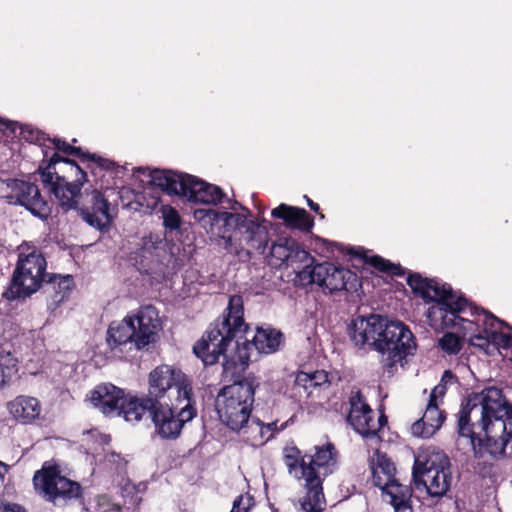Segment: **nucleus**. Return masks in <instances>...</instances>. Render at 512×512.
I'll list each match as a JSON object with an SVG mask.
<instances>
[{"instance_id": "1", "label": "nucleus", "mask_w": 512, "mask_h": 512, "mask_svg": "<svg viewBox=\"0 0 512 512\" xmlns=\"http://www.w3.org/2000/svg\"><path fill=\"white\" fill-rule=\"evenodd\" d=\"M249 326L244 321L243 298L232 295L223 314L210 324L202 338L193 346L194 354L205 366L214 365L223 357V372L234 376L243 372L250 362L249 349L259 353L272 354L284 343V334L275 328L257 327L252 340L242 339Z\"/></svg>"}, {"instance_id": "2", "label": "nucleus", "mask_w": 512, "mask_h": 512, "mask_svg": "<svg viewBox=\"0 0 512 512\" xmlns=\"http://www.w3.org/2000/svg\"><path fill=\"white\" fill-rule=\"evenodd\" d=\"M227 203L228 209H240L245 214L202 208L194 211V217L207 233L222 240L219 245L227 252L248 259L254 252L265 254L269 242L267 228L258 221L249 219L251 211L237 200L228 199Z\"/></svg>"}, {"instance_id": "3", "label": "nucleus", "mask_w": 512, "mask_h": 512, "mask_svg": "<svg viewBox=\"0 0 512 512\" xmlns=\"http://www.w3.org/2000/svg\"><path fill=\"white\" fill-rule=\"evenodd\" d=\"M351 341L359 348L368 345L382 355V367L392 373L398 363L414 355L417 344L409 327L379 314L359 316L352 322Z\"/></svg>"}, {"instance_id": "4", "label": "nucleus", "mask_w": 512, "mask_h": 512, "mask_svg": "<svg viewBox=\"0 0 512 512\" xmlns=\"http://www.w3.org/2000/svg\"><path fill=\"white\" fill-rule=\"evenodd\" d=\"M160 319L152 305L140 307L120 321H112L106 332L108 352L120 360H128L134 352L155 342Z\"/></svg>"}, {"instance_id": "5", "label": "nucleus", "mask_w": 512, "mask_h": 512, "mask_svg": "<svg viewBox=\"0 0 512 512\" xmlns=\"http://www.w3.org/2000/svg\"><path fill=\"white\" fill-rule=\"evenodd\" d=\"M512 404L503 390L495 386L471 392L461 404L458 415V433L471 440L487 432L496 420L503 421L512 415Z\"/></svg>"}, {"instance_id": "6", "label": "nucleus", "mask_w": 512, "mask_h": 512, "mask_svg": "<svg viewBox=\"0 0 512 512\" xmlns=\"http://www.w3.org/2000/svg\"><path fill=\"white\" fill-rule=\"evenodd\" d=\"M36 173L44 190L54 196L64 212L77 207V198L88 181L85 168L75 160L55 152L49 159H43Z\"/></svg>"}, {"instance_id": "7", "label": "nucleus", "mask_w": 512, "mask_h": 512, "mask_svg": "<svg viewBox=\"0 0 512 512\" xmlns=\"http://www.w3.org/2000/svg\"><path fill=\"white\" fill-rule=\"evenodd\" d=\"M258 386L256 378L248 375L219 390L215 400L216 411L220 421L230 430L239 432L249 424Z\"/></svg>"}, {"instance_id": "8", "label": "nucleus", "mask_w": 512, "mask_h": 512, "mask_svg": "<svg viewBox=\"0 0 512 512\" xmlns=\"http://www.w3.org/2000/svg\"><path fill=\"white\" fill-rule=\"evenodd\" d=\"M129 260L140 274L149 277L151 285L171 278L180 266L179 259L170 251L167 242L152 233L140 239Z\"/></svg>"}, {"instance_id": "9", "label": "nucleus", "mask_w": 512, "mask_h": 512, "mask_svg": "<svg viewBox=\"0 0 512 512\" xmlns=\"http://www.w3.org/2000/svg\"><path fill=\"white\" fill-rule=\"evenodd\" d=\"M338 451L332 442L316 446L313 456H309L307 465L303 466V479L306 494L299 500V512H323L326 500L323 481L330 475L337 464Z\"/></svg>"}, {"instance_id": "10", "label": "nucleus", "mask_w": 512, "mask_h": 512, "mask_svg": "<svg viewBox=\"0 0 512 512\" xmlns=\"http://www.w3.org/2000/svg\"><path fill=\"white\" fill-rule=\"evenodd\" d=\"M481 309L450 287L439 304L429 307L427 316L434 325L445 329H456L463 334L464 338H469L478 329L479 319L477 318L480 316Z\"/></svg>"}, {"instance_id": "11", "label": "nucleus", "mask_w": 512, "mask_h": 512, "mask_svg": "<svg viewBox=\"0 0 512 512\" xmlns=\"http://www.w3.org/2000/svg\"><path fill=\"white\" fill-rule=\"evenodd\" d=\"M44 255L34 249L18 253V259L2 297L9 302L25 300L41 289L48 272Z\"/></svg>"}, {"instance_id": "12", "label": "nucleus", "mask_w": 512, "mask_h": 512, "mask_svg": "<svg viewBox=\"0 0 512 512\" xmlns=\"http://www.w3.org/2000/svg\"><path fill=\"white\" fill-rule=\"evenodd\" d=\"M32 484L39 497L54 505L77 500L83 495L80 483L66 477L56 459L43 462L41 468L34 472Z\"/></svg>"}, {"instance_id": "13", "label": "nucleus", "mask_w": 512, "mask_h": 512, "mask_svg": "<svg viewBox=\"0 0 512 512\" xmlns=\"http://www.w3.org/2000/svg\"><path fill=\"white\" fill-rule=\"evenodd\" d=\"M448 456L440 451L426 452L415 458L412 479L417 488L425 486L431 497H442L450 489L452 475Z\"/></svg>"}, {"instance_id": "14", "label": "nucleus", "mask_w": 512, "mask_h": 512, "mask_svg": "<svg viewBox=\"0 0 512 512\" xmlns=\"http://www.w3.org/2000/svg\"><path fill=\"white\" fill-rule=\"evenodd\" d=\"M147 396L155 404L167 402L171 393L176 391V401L183 403V399L194 396L191 378L181 369L168 364H160L147 375Z\"/></svg>"}, {"instance_id": "15", "label": "nucleus", "mask_w": 512, "mask_h": 512, "mask_svg": "<svg viewBox=\"0 0 512 512\" xmlns=\"http://www.w3.org/2000/svg\"><path fill=\"white\" fill-rule=\"evenodd\" d=\"M189 398L183 399V403L175 400V402L155 404L150 420L156 435L162 440L178 439L186 423L197 416L195 396Z\"/></svg>"}, {"instance_id": "16", "label": "nucleus", "mask_w": 512, "mask_h": 512, "mask_svg": "<svg viewBox=\"0 0 512 512\" xmlns=\"http://www.w3.org/2000/svg\"><path fill=\"white\" fill-rule=\"evenodd\" d=\"M297 278L303 284H317L328 289L330 293H353L361 287L360 279L355 272L331 262L317 263L313 267L305 266L297 273Z\"/></svg>"}, {"instance_id": "17", "label": "nucleus", "mask_w": 512, "mask_h": 512, "mask_svg": "<svg viewBox=\"0 0 512 512\" xmlns=\"http://www.w3.org/2000/svg\"><path fill=\"white\" fill-rule=\"evenodd\" d=\"M7 203L25 207L34 216L46 219L50 214L48 201L41 195L35 183L18 178L2 180Z\"/></svg>"}, {"instance_id": "18", "label": "nucleus", "mask_w": 512, "mask_h": 512, "mask_svg": "<svg viewBox=\"0 0 512 512\" xmlns=\"http://www.w3.org/2000/svg\"><path fill=\"white\" fill-rule=\"evenodd\" d=\"M77 207L71 210L79 212L82 219L91 227L106 231L112 223L110 203L104 193L98 189L87 190L77 198Z\"/></svg>"}, {"instance_id": "19", "label": "nucleus", "mask_w": 512, "mask_h": 512, "mask_svg": "<svg viewBox=\"0 0 512 512\" xmlns=\"http://www.w3.org/2000/svg\"><path fill=\"white\" fill-rule=\"evenodd\" d=\"M348 410L346 422L363 438L369 439L374 430L372 423L373 409L366 400L361 390L351 391L348 398Z\"/></svg>"}, {"instance_id": "20", "label": "nucleus", "mask_w": 512, "mask_h": 512, "mask_svg": "<svg viewBox=\"0 0 512 512\" xmlns=\"http://www.w3.org/2000/svg\"><path fill=\"white\" fill-rule=\"evenodd\" d=\"M74 288L75 281L72 275L48 272L40 291L45 295L47 310L50 314L56 315V311L62 303L69 299Z\"/></svg>"}, {"instance_id": "21", "label": "nucleus", "mask_w": 512, "mask_h": 512, "mask_svg": "<svg viewBox=\"0 0 512 512\" xmlns=\"http://www.w3.org/2000/svg\"><path fill=\"white\" fill-rule=\"evenodd\" d=\"M324 243L327 245V249L330 250L331 252H333V248H335L336 250L343 254L357 257L364 264H368L377 271L387 274L389 276L402 277L405 275V268H403L400 264H395L390 260H387L379 255L367 256L366 252L363 249L356 251L353 247H344L342 244L338 242H330L328 240H325Z\"/></svg>"}, {"instance_id": "22", "label": "nucleus", "mask_w": 512, "mask_h": 512, "mask_svg": "<svg viewBox=\"0 0 512 512\" xmlns=\"http://www.w3.org/2000/svg\"><path fill=\"white\" fill-rule=\"evenodd\" d=\"M185 186L182 197H186L190 202L217 205L225 198V193L219 186L190 174L186 177Z\"/></svg>"}, {"instance_id": "23", "label": "nucleus", "mask_w": 512, "mask_h": 512, "mask_svg": "<svg viewBox=\"0 0 512 512\" xmlns=\"http://www.w3.org/2000/svg\"><path fill=\"white\" fill-rule=\"evenodd\" d=\"M477 319H479V322H477L478 329L473 336L469 337V343L484 351L487 355H491V351H489V340L492 334L494 332L498 333L503 326L508 329H512V327L485 309H481L480 316H478Z\"/></svg>"}, {"instance_id": "24", "label": "nucleus", "mask_w": 512, "mask_h": 512, "mask_svg": "<svg viewBox=\"0 0 512 512\" xmlns=\"http://www.w3.org/2000/svg\"><path fill=\"white\" fill-rule=\"evenodd\" d=\"M125 394L124 389L112 383H102L90 392V401L103 414H118Z\"/></svg>"}, {"instance_id": "25", "label": "nucleus", "mask_w": 512, "mask_h": 512, "mask_svg": "<svg viewBox=\"0 0 512 512\" xmlns=\"http://www.w3.org/2000/svg\"><path fill=\"white\" fill-rule=\"evenodd\" d=\"M7 410L17 423L29 425L41 419L42 405L36 397L18 395L7 402Z\"/></svg>"}, {"instance_id": "26", "label": "nucleus", "mask_w": 512, "mask_h": 512, "mask_svg": "<svg viewBox=\"0 0 512 512\" xmlns=\"http://www.w3.org/2000/svg\"><path fill=\"white\" fill-rule=\"evenodd\" d=\"M271 216L283 221L285 227L309 233L314 227V217L304 208L281 203L272 209Z\"/></svg>"}, {"instance_id": "27", "label": "nucleus", "mask_w": 512, "mask_h": 512, "mask_svg": "<svg viewBox=\"0 0 512 512\" xmlns=\"http://www.w3.org/2000/svg\"><path fill=\"white\" fill-rule=\"evenodd\" d=\"M407 284L414 294L421 296L426 302L439 304L450 289L449 284H441L435 279L424 278L419 273H410Z\"/></svg>"}, {"instance_id": "28", "label": "nucleus", "mask_w": 512, "mask_h": 512, "mask_svg": "<svg viewBox=\"0 0 512 512\" xmlns=\"http://www.w3.org/2000/svg\"><path fill=\"white\" fill-rule=\"evenodd\" d=\"M154 407L155 403L150 400L147 394L138 396L128 393L123 398L118 415L122 416L127 422L138 423L145 415L151 418Z\"/></svg>"}, {"instance_id": "29", "label": "nucleus", "mask_w": 512, "mask_h": 512, "mask_svg": "<svg viewBox=\"0 0 512 512\" xmlns=\"http://www.w3.org/2000/svg\"><path fill=\"white\" fill-rule=\"evenodd\" d=\"M446 419V412L440 409V404L427 403L423 416L411 426L414 436L429 438L433 436L443 425Z\"/></svg>"}, {"instance_id": "30", "label": "nucleus", "mask_w": 512, "mask_h": 512, "mask_svg": "<svg viewBox=\"0 0 512 512\" xmlns=\"http://www.w3.org/2000/svg\"><path fill=\"white\" fill-rule=\"evenodd\" d=\"M189 174L175 172L172 170L153 169L149 170L148 176L149 183L155 187L160 188L168 195L182 196L185 185L186 177Z\"/></svg>"}, {"instance_id": "31", "label": "nucleus", "mask_w": 512, "mask_h": 512, "mask_svg": "<svg viewBox=\"0 0 512 512\" xmlns=\"http://www.w3.org/2000/svg\"><path fill=\"white\" fill-rule=\"evenodd\" d=\"M382 493L389 496V503L395 512H413L412 495L413 489L410 484H403L395 479L381 489Z\"/></svg>"}, {"instance_id": "32", "label": "nucleus", "mask_w": 512, "mask_h": 512, "mask_svg": "<svg viewBox=\"0 0 512 512\" xmlns=\"http://www.w3.org/2000/svg\"><path fill=\"white\" fill-rule=\"evenodd\" d=\"M373 484L382 489L396 478V466L386 453L376 451L375 461L371 462Z\"/></svg>"}, {"instance_id": "33", "label": "nucleus", "mask_w": 512, "mask_h": 512, "mask_svg": "<svg viewBox=\"0 0 512 512\" xmlns=\"http://www.w3.org/2000/svg\"><path fill=\"white\" fill-rule=\"evenodd\" d=\"M329 383V375L324 370H316L312 373L301 371L297 374L295 380L296 388L302 387L307 392L308 397L312 394L313 389L320 388Z\"/></svg>"}, {"instance_id": "34", "label": "nucleus", "mask_w": 512, "mask_h": 512, "mask_svg": "<svg viewBox=\"0 0 512 512\" xmlns=\"http://www.w3.org/2000/svg\"><path fill=\"white\" fill-rule=\"evenodd\" d=\"M307 455H302L301 450L294 446H286L283 449V460L290 474L298 479H303V466L307 465Z\"/></svg>"}, {"instance_id": "35", "label": "nucleus", "mask_w": 512, "mask_h": 512, "mask_svg": "<svg viewBox=\"0 0 512 512\" xmlns=\"http://www.w3.org/2000/svg\"><path fill=\"white\" fill-rule=\"evenodd\" d=\"M17 373V358L10 351L0 350V390L9 386Z\"/></svg>"}, {"instance_id": "36", "label": "nucleus", "mask_w": 512, "mask_h": 512, "mask_svg": "<svg viewBox=\"0 0 512 512\" xmlns=\"http://www.w3.org/2000/svg\"><path fill=\"white\" fill-rule=\"evenodd\" d=\"M294 244L291 245V253H289V260L287 261V267H293L296 274L301 271L305 266L311 265L313 267L315 258L305 250L295 239Z\"/></svg>"}, {"instance_id": "37", "label": "nucleus", "mask_w": 512, "mask_h": 512, "mask_svg": "<svg viewBox=\"0 0 512 512\" xmlns=\"http://www.w3.org/2000/svg\"><path fill=\"white\" fill-rule=\"evenodd\" d=\"M81 163L86 164L85 170H89L95 177H97L98 173L101 171H113L117 167L114 161L88 151L85 152Z\"/></svg>"}, {"instance_id": "38", "label": "nucleus", "mask_w": 512, "mask_h": 512, "mask_svg": "<svg viewBox=\"0 0 512 512\" xmlns=\"http://www.w3.org/2000/svg\"><path fill=\"white\" fill-rule=\"evenodd\" d=\"M291 245L294 244V239L291 237H280L274 242L270 248V255L279 261V265H287L289 260V253H291Z\"/></svg>"}, {"instance_id": "39", "label": "nucleus", "mask_w": 512, "mask_h": 512, "mask_svg": "<svg viewBox=\"0 0 512 512\" xmlns=\"http://www.w3.org/2000/svg\"><path fill=\"white\" fill-rule=\"evenodd\" d=\"M246 428H254L258 431L259 437L254 436L253 439H251L253 445L263 444L273 436L276 430V423L264 424L258 418H252L251 424L247 425Z\"/></svg>"}, {"instance_id": "40", "label": "nucleus", "mask_w": 512, "mask_h": 512, "mask_svg": "<svg viewBox=\"0 0 512 512\" xmlns=\"http://www.w3.org/2000/svg\"><path fill=\"white\" fill-rule=\"evenodd\" d=\"M20 135L24 140L30 143H35L39 146H44L45 143L50 140V137L46 133L32 127L31 125H23L21 127Z\"/></svg>"}, {"instance_id": "41", "label": "nucleus", "mask_w": 512, "mask_h": 512, "mask_svg": "<svg viewBox=\"0 0 512 512\" xmlns=\"http://www.w3.org/2000/svg\"><path fill=\"white\" fill-rule=\"evenodd\" d=\"M49 141L53 143L57 151L68 156H76L79 158L80 162L82 161L85 151H83L81 147H76L60 138H50Z\"/></svg>"}, {"instance_id": "42", "label": "nucleus", "mask_w": 512, "mask_h": 512, "mask_svg": "<svg viewBox=\"0 0 512 512\" xmlns=\"http://www.w3.org/2000/svg\"><path fill=\"white\" fill-rule=\"evenodd\" d=\"M163 225L166 229L176 230L181 225V217L178 211L170 206H162Z\"/></svg>"}, {"instance_id": "43", "label": "nucleus", "mask_w": 512, "mask_h": 512, "mask_svg": "<svg viewBox=\"0 0 512 512\" xmlns=\"http://www.w3.org/2000/svg\"><path fill=\"white\" fill-rule=\"evenodd\" d=\"M439 345L443 351L450 355L459 353L462 348L460 338L453 333H445L439 340Z\"/></svg>"}, {"instance_id": "44", "label": "nucleus", "mask_w": 512, "mask_h": 512, "mask_svg": "<svg viewBox=\"0 0 512 512\" xmlns=\"http://www.w3.org/2000/svg\"><path fill=\"white\" fill-rule=\"evenodd\" d=\"M512 347V335L503 333L501 330L498 333H493L491 339L489 340V351L491 354L494 350H498L499 348L509 349Z\"/></svg>"}, {"instance_id": "45", "label": "nucleus", "mask_w": 512, "mask_h": 512, "mask_svg": "<svg viewBox=\"0 0 512 512\" xmlns=\"http://www.w3.org/2000/svg\"><path fill=\"white\" fill-rule=\"evenodd\" d=\"M254 505V499L249 494H241L236 497L230 512H249Z\"/></svg>"}, {"instance_id": "46", "label": "nucleus", "mask_w": 512, "mask_h": 512, "mask_svg": "<svg viewBox=\"0 0 512 512\" xmlns=\"http://www.w3.org/2000/svg\"><path fill=\"white\" fill-rule=\"evenodd\" d=\"M447 393V387L443 384L438 383L431 391L429 396V402L436 404H443L444 397Z\"/></svg>"}, {"instance_id": "47", "label": "nucleus", "mask_w": 512, "mask_h": 512, "mask_svg": "<svg viewBox=\"0 0 512 512\" xmlns=\"http://www.w3.org/2000/svg\"><path fill=\"white\" fill-rule=\"evenodd\" d=\"M387 423H388V419H387V416L384 413L380 414V416L378 417L377 421H375L374 415H373L372 416V423H371L373 425V427L371 429L374 430V432H373V434L369 435V439L376 437L378 435L379 431L384 426H386Z\"/></svg>"}, {"instance_id": "48", "label": "nucleus", "mask_w": 512, "mask_h": 512, "mask_svg": "<svg viewBox=\"0 0 512 512\" xmlns=\"http://www.w3.org/2000/svg\"><path fill=\"white\" fill-rule=\"evenodd\" d=\"M476 468L482 477H491L494 474V465L490 462L478 461Z\"/></svg>"}, {"instance_id": "49", "label": "nucleus", "mask_w": 512, "mask_h": 512, "mask_svg": "<svg viewBox=\"0 0 512 512\" xmlns=\"http://www.w3.org/2000/svg\"><path fill=\"white\" fill-rule=\"evenodd\" d=\"M457 381V376L452 371L445 370L439 383L447 387L448 384L457 383Z\"/></svg>"}, {"instance_id": "50", "label": "nucleus", "mask_w": 512, "mask_h": 512, "mask_svg": "<svg viewBox=\"0 0 512 512\" xmlns=\"http://www.w3.org/2000/svg\"><path fill=\"white\" fill-rule=\"evenodd\" d=\"M16 122L0 117V132L5 134L7 131L15 132Z\"/></svg>"}, {"instance_id": "51", "label": "nucleus", "mask_w": 512, "mask_h": 512, "mask_svg": "<svg viewBox=\"0 0 512 512\" xmlns=\"http://www.w3.org/2000/svg\"><path fill=\"white\" fill-rule=\"evenodd\" d=\"M304 198L306 199V202H307V205L309 206V208L312 211H314L315 213H317L321 219H323L325 216L323 213L320 212L319 204L314 202L313 200H311L307 195H305Z\"/></svg>"}, {"instance_id": "52", "label": "nucleus", "mask_w": 512, "mask_h": 512, "mask_svg": "<svg viewBox=\"0 0 512 512\" xmlns=\"http://www.w3.org/2000/svg\"><path fill=\"white\" fill-rule=\"evenodd\" d=\"M16 503H7L3 504L0 503V512H18V510L15 508Z\"/></svg>"}, {"instance_id": "53", "label": "nucleus", "mask_w": 512, "mask_h": 512, "mask_svg": "<svg viewBox=\"0 0 512 512\" xmlns=\"http://www.w3.org/2000/svg\"><path fill=\"white\" fill-rule=\"evenodd\" d=\"M104 512H122V508L120 505H112L109 509L105 510Z\"/></svg>"}, {"instance_id": "54", "label": "nucleus", "mask_w": 512, "mask_h": 512, "mask_svg": "<svg viewBox=\"0 0 512 512\" xmlns=\"http://www.w3.org/2000/svg\"><path fill=\"white\" fill-rule=\"evenodd\" d=\"M15 508L18 510V512H28L23 506L21 505H15Z\"/></svg>"}, {"instance_id": "55", "label": "nucleus", "mask_w": 512, "mask_h": 512, "mask_svg": "<svg viewBox=\"0 0 512 512\" xmlns=\"http://www.w3.org/2000/svg\"><path fill=\"white\" fill-rule=\"evenodd\" d=\"M274 512H277V511H274Z\"/></svg>"}]
</instances>
